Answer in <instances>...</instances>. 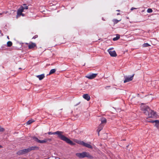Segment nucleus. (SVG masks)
Segmentation results:
<instances>
[{
    "instance_id": "nucleus-1",
    "label": "nucleus",
    "mask_w": 159,
    "mask_h": 159,
    "mask_svg": "<svg viewBox=\"0 0 159 159\" xmlns=\"http://www.w3.org/2000/svg\"><path fill=\"white\" fill-rule=\"evenodd\" d=\"M63 132L61 131H57L54 132H49L48 134L49 135L51 134H57L58 135V138L61 140L65 141L67 143L70 144L71 145H75V143L70 140L69 139L64 135L63 134Z\"/></svg>"
},
{
    "instance_id": "nucleus-2",
    "label": "nucleus",
    "mask_w": 159,
    "mask_h": 159,
    "mask_svg": "<svg viewBox=\"0 0 159 159\" xmlns=\"http://www.w3.org/2000/svg\"><path fill=\"white\" fill-rule=\"evenodd\" d=\"M141 110L143 113L148 117L156 118L157 117V115L156 113L151 110L148 106H142Z\"/></svg>"
},
{
    "instance_id": "nucleus-3",
    "label": "nucleus",
    "mask_w": 159,
    "mask_h": 159,
    "mask_svg": "<svg viewBox=\"0 0 159 159\" xmlns=\"http://www.w3.org/2000/svg\"><path fill=\"white\" fill-rule=\"evenodd\" d=\"M76 155L77 157L81 158L85 157H87L89 158H93V156L91 155L89 152H83L81 153H77Z\"/></svg>"
},
{
    "instance_id": "nucleus-4",
    "label": "nucleus",
    "mask_w": 159,
    "mask_h": 159,
    "mask_svg": "<svg viewBox=\"0 0 159 159\" xmlns=\"http://www.w3.org/2000/svg\"><path fill=\"white\" fill-rule=\"evenodd\" d=\"M33 138L35 141L41 143H46L48 141V140H50V139H44L43 140H40L37 137H34Z\"/></svg>"
},
{
    "instance_id": "nucleus-5",
    "label": "nucleus",
    "mask_w": 159,
    "mask_h": 159,
    "mask_svg": "<svg viewBox=\"0 0 159 159\" xmlns=\"http://www.w3.org/2000/svg\"><path fill=\"white\" fill-rule=\"evenodd\" d=\"M113 49V48H111L109 49L108 50V52L110 54V56L112 57H116L117 56V55L116 53V52L115 51H111Z\"/></svg>"
},
{
    "instance_id": "nucleus-6",
    "label": "nucleus",
    "mask_w": 159,
    "mask_h": 159,
    "mask_svg": "<svg viewBox=\"0 0 159 159\" xmlns=\"http://www.w3.org/2000/svg\"><path fill=\"white\" fill-rule=\"evenodd\" d=\"M30 152L29 148H26L23 149L22 150L19 151L17 153V154L19 155H20L22 154H25V153L28 152Z\"/></svg>"
},
{
    "instance_id": "nucleus-7",
    "label": "nucleus",
    "mask_w": 159,
    "mask_h": 159,
    "mask_svg": "<svg viewBox=\"0 0 159 159\" xmlns=\"http://www.w3.org/2000/svg\"><path fill=\"white\" fill-rule=\"evenodd\" d=\"M97 75L98 74H89L86 75L85 77L89 79H92L95 78Z\"/></svg>"
},
{
    "instance_id": "nucleus-8",
    "label": "nucleus",
    "mask_w": 159,
    "mask_h": 159,
    "mask_svg": "<svg viewBox=\"0 0 159 159\" xmlns=\"http://www.w3.org/2000/svg\"><path fill=\"white\" fill-rule=\"evenodd\" d=\"M134 75V74L132 75L130 77H125V80L124 81V83H125L132 80L133 79Z\"/></svg>"
},
{
    "instance_id": "nucleus-9",
    "label": "nucleus",
    "mask_w": 159,
    "mask_h": 159,
    "mask_svg": "<svg viewBox=\"0 0 159 159\" xmlns=\"http://www.w3.org/2000/svg\"><path fill=\"white\" fill-rule=\"evenodd\" d=\"M28 46L29 49H31L36 47V45L35 43L31 42Z\"/></svg>"
},
{
    "instance_id": "nucleus-10",
    "label": "nucleus",
    "mask_w": 159,
    "mask_h": 159,
    "mask_svg": "<svg viewBox=\"0 0 159 159\" xmlns=\"http://www.w3.org/2000/svg\"><path fill=\"white\" fill-rule=\"evenodd\" d=\"M24 9L23 8L20 7L17 11V15L20 16L22 15L23 16L22 12L23 11Z\"/></svg>"
},
{
    "instance_id": "nucleus-11",
    "label": "nucleus",
    "mask_w": 159,
    "mask_h": 159,
    "mask_svg": "<svg viewBox=\"0 0 159 159\" xmlns=\"http://www.w3.org/2000/svg\"><path fill=\"white\" fill-rule=\"evenodd\" d=\"M82 145L84 147H85L87 148H91V149L93 148V147L91 145H90L89 144L85 143L84 142H83Z\"/></svg>"
},
{
    "instance_id": "nucleus-12",
    "label": "nucleus",
    "mask_w": 159,
    "mask_h": 159,
    "mask_svg": "<svg viewBox=\"0 0 159 159\" xmlns=\"http://www.w3.org/2000/svg\"><path fill=\"white\" fill-rule=\"evenodd\" d=\"M83 98L87 101H89L90 100V98L88 94H85L83 95Z\"/></svg>"
},
{
    "instance_id": "nucleus-13",
    "label": "nucleus",
    "mask_w": 159,
    "mask_h": 159,
    "mask_svg": "<svg viewBox=\"0 0 159 159\" xmlns=\"http://www.w3.org/2000/svg\"><path fill=\"white\" fill-rule=\"evenodd\" d=\"M104 125H103L101 124L99 125L97 130L98 135H99V132L104 127Z\"/></svg>"
},
{
    "instance_id": "nucleus-14",
    "label": "nucleus",
    "mask_w": 159,
    "mask_h": 159,
    "mask_svg": "<svg viewBox=\"0 0 159 159\" xmlns=\"http://www.w3.org/2000/svg\"><path fill=\"white\" fill-rule=\"evenodd\" d=\"M101 121V124H106L107 123V120L104 117H102L100 119Z\"/></svg>"
},
{
    "instance_id": "nucleus-15",
    "label": "nucleus",
    "mask_w": 159,
    "mask_h": 159,
    "mask_svg": "<svg viewBox=\"0 0 159 159\" xmlns=\"http://www.w3.org/2000/svg\"><path fill=\"white\" fill-rule=\"evenodd\" d=\"M151 122L152 123H155L156 124L155 126L157 128L158 127L159 125V120H155L152 121H151Z\"/></svg>"
},
{
    "instance_id": "nucleus-16",
    "label": "nucleus",
    "mask_w": 159,
    "mask_h": 159,
    "mask_svg": "<svg viewBox=\"0 0 159 159\" xmlns=\"http://www.w3.org/2000/svg\"><path fill=\"white\" fill-rule=\"evenodd\" d=\"M30 152L31 150H38L39 148L37 146H32L29 147Z\"/></svg>"
},
{
    "instance_id": "nucleus-17",
    "label": "nucleus",
    "mask_w": 159,
    "mask_h": 159,
    "mask_svg": "<svg viewBox=\"0 0 159 159\" xmlns=\"http://www.w3.org/2000/svg\"><path fill=\"white\" fill-rule=\"evenodd\" d=\"M37 77L39 79V80H41L45 77L44 74H41L40 75H38Z\"/></svg>"
},
{
    "instance_id": "nucleus-18",
    "label": "nucleus",
    "mask_w": 159,
    "mask_h": 159,
    "mask_svg": "<svg viewBox=\"0 0 159 159\" xmlns=\"http://www.w3.org/2000/svg\"><path fill=\"white\" fill-rule=\"evenodd\" d=\"M74 141L75 142L79 144H80L81 145H82L83 142H84L83 141H81L80 140H78L77 139H75L74 140Z\"/></svg>"
},
{
    "instance_id": "nucleus-19",
    "label": "nucleus",
    "mask_w": 159,
    "mask_h": 159,
    "mask_svg": "<svg viewBox=\"0 0 159 159\" xmlns=\"http://www.w3.org/2000/svg\"><path fill=\"white\" fill-rule=\"evenodd\" d=\"M120 38V35L118 34H116V37L113 38V41H116L119 39Z\"/></svg>"
},
{
    "instance_id": "nucleus-20",
    "label": "nucleus",
    "mask_w": 159,
    "mask_h": 159,
    "mask_svg": "<svg viewBox=\"0 0 159 159\" xmlns=\"http://www.w3.org/2000/svg\"><path fill=\"white\" fill-rule=\"evenodd\" d=\"M56 70L55 69H51L49 73V75H51L52 74H53L56 72Z\"/></svg>"
},
{
    "instance_id": "nucleus-21",
    "label": "nucleus",
    "mask_w": 159,
    "mask_h": 159,
    "mask_svg": "<svg viewBox=\"0 0 159 159\" xmlns=\"http://www.w3.org/2000/svg\"><path fill=\"white\" fill-rule=\"evenodd\" d=\"M7 45L8 47H10L12 45V43L11 42L9 41L7 42Z\"/></svg>"
},
{
    "instance_id": "nucleus-22",
    "label": "nucleus",
    "mask_w": 159,
    "mask_h": 159,
    "mask_svg": "<svg viewBox=\"0 0 159 159\" xmlns=\"http://www.w3.org/2000/svg\"><path fill=\"white\" fill-rule=\"evenodd\" d=\"M120 20H118L117 19H115L113 20V22L114 24H116L117 23H118V22H119V21H120Z\"/></svg>"
},
{
    "instance_id": "nucleus-23",
    "label": "nucleus",
    "mask_w": 159,
    "mask_h": 159,
    "mask_svg": "<svg viewBox=\"0 0 159 159\" xmlns=\"http://www.w3.org/2000/svg\"><path fill=\"white\" fill-rule=\"evenodd\" d=\"M34 120H28L26 123L27 124V125H30V124H31L32 123H33V122H34Z\"/></svg>"
},
{
    "instance_id": "nucleus-24",
    "label": "nucleus",
    "mask_w": 159,
    "mask_h": 159,
    "mask_svg": "<svg viewBox=\"0 0 159 159\" xmlns=\"http://www.w3.org/2000/svg\"><path fill=\"white\" fill-rule=\"evenodd\" d=\"M150 46V45L148 43H144L143 44V47H148Z\"/></svg>"
},
{
    "instance_id": "nucleus-25",
    "label": "nucleus",
    "mask_w": 159,
    "mask_h": 159,
    "mask_svg": "<svg viewBox=\"0 0 159 159\" xmlns=\"http://www.w3.org/2000/svg\"><path fill=\"white\" fill-rule=\"evenodd\" d=\"M5 129L3 128L1 126H0V132H4L5 131Z\"/></svg>"
},
{
    "instance_id": "nucleus-26",
    "label": "nucleus",
    "mask_w": 159,
    "mask_h": 159,
    "mask_svg": "<svg viewBox=\"0 0 159 159\" xmlns=\"http://www.w3.org/2000/svg\"><path fill=\"white\" fill-rule=\"evenodd\" d=\"M153 11L152 9L149 8L147 10V11L148 13H151Z\"/></svg>"
},
{
    "instance_id": "nucleus-27",
    "label": "nucleus",
    "mask_w": 159,
    "mask_h": 159,
    "mask_svg": "<svg viewBox=\"0 0 159 159\" xmlns=\"http://www.w3.org/2000/svg\"><path fill=\"white\" fill-rule=\"evenodd\" d=\"M21 8H23L24 9V10L25 9H28V6H25L24 7H21Z\"/></svg>"
},
{
    "instance_id": "nucleus-28",
    "label": "nucleus",
    "mask_w": 159,
    "mask_h": 159,
    "mask_svg": "<svg viewBox=\"0 0 159 159\" xmlns=\"http://www.w3.org/2000/svg\"><path fill=\"white\" fill-rule=\"evenodd\" d=\"M38 37V35H36L35 36H34L32 38V39H35L37 38Z\"/></svg>"
},
{
    "instance_id": "nucleus-29",
    "label": "nucleus",
    "mask_w": 159,
    "mask_h": 159,
    "mask_svg": "<svg viewBox=\"0 0 159 159\" xmlns=\"http://www.w3.org/2000/svg\"><path fill=\"white\" fill-rule=\"evenodd\" d=\"M136 8H134V7H132L131 9V11H132L134 9H135Z\"/></svg>"
},
{
    "instance_id": "nucleus-30",
    "label": "nucleus",
    "mask_w": 159,
    "mask_h": 159,
    "mask_svg": "<svg viewBox=\"0 0 159 159\" xmlns=\"http://www.w3.org/2000/svg\"><path fill=\"white\" fill-rule=\"evenodd\" d=\"M110 86H107L106 87V89H107V87H110Z\"/></svg>"
},
{
    "instance_id": "nucleus-31",
    "label": "nucleus",
    "mask_w": 159,
    "mask_h": 159,
    "mask_svg": "<svg viewBox=\"0 0 159 159\" xmlns=\"http://www.w3.org/2000/svg\"><path fill=\"white\" fill-rule=\"evenodd\" d=\"M2 148V146L1 145H0V148Z\"/></svg>"
},
{
    "instance_id": "nucleus-32",
    "label": "nucleus",
    "mask_w": 159,
    "mask_h": 159,
    "mask_svg": "<svg viewBox=\"0 0 159 159\" xmlns=\"http://www.w3.org/2000/svg\"><path fill=\"white\" fill-rule=\"evenodd\" d=\"M120 14V13H117V15H119Z\"/></svg>"
},
{
    "instance_id": "nucleus-33",
    "label": "nucleus",
    "mask_w": 159,
    "mask_h": 159,
    "mask_svg": "<svg viewBox=\"0 0 159 159\" xmlns=\"http://www.w3.org/2000/svg\"><path fill=\"white\" fill-rule=\"evenodd\" d=\"M116 11H120V10H116Z\"/></svg>"
},
{
    "instance_id": "nucleus-34",
    "label": "nucleus",
    "mask_w": 159,
    "mask_h": 159,
    "mask_svg": "<svg viewBox=\"0 0 159 159\" xmlns=\"http://www.w3.org/2000/svg\"><path fill=\"white\" fill-rule=\"evenodd\" d=\"M102 20H104V19L103 18H102Z\"/></svg>"
},
{
    "instance_id": "nucleus-35",
    "label": "nucleus",
    "mask_w": 159,
    "mask_h": 159,
    "mask_svg": "<svg viewBox=\"0 0 159 159\" xmlns=\"http://www.w3.org/2000/svg\"><path fill=\"white\" fill-rule=\"evenodd\" d=\"M57 157H55V159H57Z\"/></svg>"
},
{
    "instance_id": "nucleus-36",
    "label": "nucleus",
    "mask_w": 159,
    "mask_h": 159,
    "mask_svg": "<svg viewBox=\"0 0 159 159\" xmlns=\"http://www.w3.org/2000/svg\"><path fill=\"white\" fill-rule=\"evenodd\" d=\"M128 146H126V148H127L128 147Z\"/></svg>"
},
{
    "instance_id": "nucleus-37",
    "label": "nucleus",
    "mask_w": 159,
    "mask_h": 159,
    "mask_svg": "<svg viewBox=\"0 0 159 159\" xmlns=\"http://www.w3.org/2000/svg\"><path fill=\"white\" fill-rule=\"evenodd\" d=\"M26 44H29L28 43H26Z\"/></svg>"
},
{
    "instance_id": "nucleus-38",
    "label": "nucleus",
    "mask_w": 159,
    "mask_h": 159,
    "mask_svg": "<svg viewBox=\"0 0 159 159\" xmlns=\"http://www.w3.org/2000/svg\"><path fill=\"white\" fill-rule=\"evenodd\" d=\"M19 69H21V68H19Z\"/></svg>"
},
{
    "instance_id": "nucleus-39",
    "label": "nucleus",
    "mask_w": 159,
    "mask_h": 159,
    "mask_svg": "<svg viewBox=\"0 0 159 159\" xmlns=\"http://www.w3.org/2000/svg\"><path fill=\"white\" fill-rule=\"evenodd\" d=\"M0 32H1V30H0Z\"/></svg>"
},
{
    "instance_id": "nucleus-40",
    "label": "nucleus",
    "mask_w": 159,
    "mask_h": 159,
    "mask_svg": "<svg viewBox=\"0 0 159 159\" xmlns=\"http://www.w3.org/2000/svg\"><path fill=\"white\" fill-rule=\"evenodd\" d=\"M7 38H9L8 36H7Z\"/></svg>"
}]
</instances>
